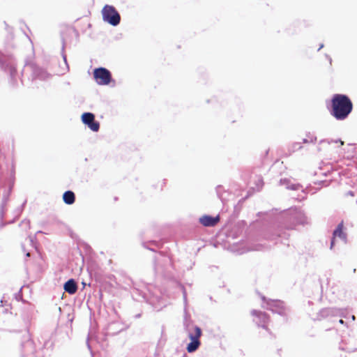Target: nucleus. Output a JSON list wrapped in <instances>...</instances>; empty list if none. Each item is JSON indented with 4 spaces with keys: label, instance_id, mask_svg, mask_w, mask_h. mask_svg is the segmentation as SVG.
<instances>
[{
    "label": "nucleus",
    "instance_id": "obj_8",
    "mask_svg": "<svg viewBox=\"0 0 357 357\" xmlns=\"http://www.w3.org/2000/svg\"><path fill=\"white\" fill-rule=\"evenodd\" d=\"M261 298L263 301V307L264 308L282 317L287 315V310H288V307L282 301L267 298L264 296H261Z\"/></svg>",
    "mask_w": 357,
    "mask_h": 357
},
{
    "label": "nucleus",
    "instance_id": "obj_49",
    "mask_svg": "<svg viewBox=\"0 0 357 357\" xmlns=\"http://www.w3.org/2000/svg\"><path fill=\"white\" fill-rule=\"evenodd\" d=\"M259 182L261 183V186L260 188H261L262 185H263V181L262 180H259Z\"/></svg>",
    "mask_w": 357,
    "mask_h": 357
},
{
    "label": "nucleus",
    "instance_id": "obj_20",
    "mask_svg": "<svg viewBox=\"0 0 357 357\" xmlns=\"http://www.w3.org/2000/svg\"><path fill=\"white\" fill-rule=\"evenodd\" d=\"M251 313L253 316H256L259 319L260 323H257L258 326L263 328H266V324L269 320V316L268 315V314H266L264 312L258 311L256 310H253Z\"/></svg>",
    "mask_w": 357,
    "mask_h": 357
},
{
    "label": "nucleus",
    "instance_id": "obj_17",
    "mask_svg": "<svg viewBox=\"0 0 357 357\" xmlns=\"http://www.w3.org/2000/svg\"><path fill=\"white\" fill-rule=\"evenodd\" d=\"M132 296L134 300L137 301H145L147 303H149L151 304H153V301H151L149 298L150 292L148 294L146 291L138 289V288H133L131 292Z\"/></svg>",
    "mask_w": 357,
    "mask_h": 357
},
{
    "label": "nucleus",
    "instance_id": "obj_54",
    "mask_svg": "<svg viewBox=\"0 0 357 357\" xmlns=\"http://www.w3.org/2000/svg\"><path fill=\"white\" fill-rule=\"evenodd\" d=\"M4 224L0 225V229L2 228L3 226H4Z\"/></svg>",
    "mask_w": 357,
    "mask_h": 357
},
{
    "label": "nucleus",
    "instance_id": "obj_48",
    "mask_svg": "<svg viewBox=\"0 0 357 357\" xmlns=\"http://www.w3.org/2000/svg\"><path fill=\"white\" fill-rule=\"evenodd\" d=\"M323 47H324V44H321V45H319V49H318V51H319V50H320L321 48H323Z\"/></svg>",
    "mask_w": 357,
    "mask_h": 357
},
{
    "label": "nucleus",
    "instance_id": "obj_24",
    "mask_svg": "<svg viewBox=\"0 0 357 357\" xmlns=\"http://www.w3.org/2000/svg\"><path fill=\"white\" fill-rule=\"evenodd\" d=\"M61 43H62V47H61V56H62V58L63 59L65 66H66V71H68L69 70V66H68V63L67 62L66 54H65L66 40L63 37L61 38Z\"/></svg>",
    "mask_w": 357,
    "mask_h": 357
},
{
    "label": "nucleus",
    "instance_id": "obj_10",
    "mask_svg": "<svg viewBox=\"0 0 357 357\" xmlns=\"http://www.w3.org/2000/svg\"><path fill=\"white\" fill-rule=\"evenodd\" d=\"M282 217L289 218L290 220H295L297 223H306L307 218L305 212L300 207H291L280 212Z\"/></svg>",
    "mask_w": 357,
    "mask_h": 357
},
{
    "label": "nucleus",
    "instance_id": "obj_1",
    "mask_svg": "<svg viewBox=\"0 0 357 357\" xmlns=\"http://www.w3.org/2000/svg\"><path fill=\"white\" fill-rule=\"evenodd\" d=\"M245 225H224L218 234V237L229 245H233L232 251L241 255L249 251L262 250L264 245L256 243L251 234H243Z\"/></svg>",
    "mask_w": 357,
    "mask_h": 357
},
{
    "label": "nucleus",
    "instance_id": "obj_47",
    "mask_svg": "<svg viewBox=\"0 0 357 357\" xmlns=\"http://www.w3.org/2000/svg\"><path fill=\"white\" fill-rule=\"evenodd\" d=\"M293 225H289V227H287V229H294L293 227H292Z\"/></svg>",
    "mask_w": 357,
    "mask_h": 357
},
{
    "label": "nucleus",
    "instance_id": "obj_9",
    "mask_svg": "<svg viewBox=\"0 0 357 357\" xmlns=\"http://www.w3.org/2000/svg\"><path fill=\"white\" fill-rule=\"evenodd\" d=\"M102 19L114 26L119 24L121 16L113 6L105 5L102 10Z\"/></svg>",
    "mask_w": 357,
    "mask_h": 357
},
{
    "label": "nucleus",
    "instance_id": "obj_28",
    "mask_svg": "<svg viewBox=\"0 0 357 357\" xmlns=\"http://www.w3.org/2000/svg\"><path fill=\"white\" fill-rule=\"evenodd\" d=\"M317 141V137L312 135H307V138L303 139V143H314Z\"/></svg>",
    "mask_w": 357,
    "mask_h": 357
},
{
    "label": "nucleus",
    "instance_id": "obj_32",
    "mask_svg": "<svg viewBox=\"0 0 357 357\" xmlns=\"http://www.w3.org/2000/svg\"><path fill=\"white\" fill-rule=\"evenodd\" d=\"M220 215H217L215 217L211 216V223H218L220 222Z\"/></svg>",
    "mask_w": 357,
    "mask_h": 357
},
{
    "label": "nucleus",
    "instance_id": "obj_12",
    "mask_svg": "<svg viewBox=\"0 0 357 357\" xmlns=\"http://www.w3.org/2000/svg\"><path fill=\"white\" fill-rule=\"evenodd\" d=\"M128 326L119 321H114L107 324L105 328V336H114L121 331H126Z\"/></svg>",
    "mask_w": 357,
    "mask_h": 357
},
{
    "label": "nucleus",
    "instance_id": "obj_13",
    "mask_svg": "<svg viewBox=\"0 0 357 357\" xmlns=\"http://www.w3.org/2000/svg\"><path fill=\"white\" fill-rule=\"evenodd\" d=\"M335 317H346V315H344V311L342 309L337 307L322 308L317 314V319L319 320Z\"/></svg>",
    "mask_w": 357,
    "mask_h": 357
},
{
    "label": "nucleus",
    "instance_id": "obj_35",
    "mask_svg": "<svg viewBox=\"0 0 357 357\" xmlns=\"http://www.w3.org/2000/svg\"><path fill=\"white\" fill-rule=\"evenodd\" d=\"M356 195V191L355 190H349L347 191L346 193H345V196H351V197H354Z\"/></svg>",
    "mask_w": 357,
    "mask_h": 357
},
{
    "label": "nucleus",
    "instance_id": "obj_19",
    "mask_svg": "<svg viewBox=\"0 0 357 357\" xmlns=\"http://www.w3.org/2000/svg\"><path fill=\"white\" fill-rule=\"evenodd\" d=\"M77 289V283L73 278H70L63 284L64 291L70 295L75 294Z\"/></svg>",
    "mask_w": 357,
    "mask_h": 357
},
{
    "label": "nucleus",
    "instance_id": "obj_38",
    "mask_svg": "<svg viewBox=\"0 0 357 357\" xmlns=\"http://www.w3.org/2000/svg\"><path fill=\"white\" fill-rule=\"evenodd\" d=\"M335 221L336 223H341V224L344 223V220L342 218H340L339 219L335 220Z\"/></svg>",
    "mask_w": 357,
    "mask_h": 357
},
{
    "label": "nucleus",
    "instance_id": "obj_45",
    "mask_svg": "<svg viewBox=\"0 0 357 357\" xmlns=\"http://www.w3.org/2000/svg\"><path fill=\"white\" fill-rule=\"evenodd\" d=\"M335 143H337L338 142H340L341 143V144L342 145L344 144L343 142H342L340 139H338V140H335V141H333Z\"/></svg>",
    "mask_w": 357,
    "mask_h": 357
},
{
    "label": "nucleus",
    "instance_id": "obj_34",
    "mask_svg": "<svg viewBox=\"0 0 357 357\" xmlns=\"http://www.w3.org/2000/svg\"><path fill=\"white\" fill-rule=\"evenodd\" d=\"M221 190H222V187L221 186H218L217 188H216L217 195H218V196L219 197V198L220 199H222V195H221Z\"/></svg>",
    "mask_w": 357,
    "mask_h": 357
},
{
    "label": "nucleus",
    "instance_id": "obj_22",
    "mask_svg": "<svg viewBox=\"0 0 357 357\" xmlns=\"http://www.w3.org/2000/svg\"><path fill=\"white\" fill-rule=\"evenodd\" d=\"M142 245L145 249H147L153 252H156L157 250L160 249L162 247V243L160 241H143L142 243Z\"/></svg>",
    "mask_w": 357,
    "mask_h": 357
},
{
    "label": "nucleus",
    "instance_id": "obj_55",
    "mask_svg": "<svg viewBox=\"0 0 357 357\" xmlns=\"http://www.w3.org/2000/svg\"><path fill=\"white\" fill-rule=\"evenodd\" d=\"M82 284H83V286L84 287V286L86 285V283L83 282H82Z\"/></svg>",
    "mask_w": 357,
    "mask_h": 357
},
{
    "label": "nucleus",
    "instance_id": "obj_56",
    "mask_svg": "<svg viewBox=\"0 0 357 357\" xmlns=\"http://www.w3.org/2000/svg\"><path fill=\"white\" fill-rule=\"evenodd\" d=\"M356 351V349L351 350L350 351Z\"/></svg>",
    "mask_w": 357,
    "mask_h": 357
},
{
    "label": "nucleus",
    "instance_id": "obj_5",
    "mask_svg": "<svg viewBox=\"0 0 357 357\" xmlns=\"http://www.w3.org/2000/svg\"><path fill=\"white\" fill-rule=\"evenodd\" d=\"M52 77V75L45 69L40 68L33 62H26L21 73V83L24 84L26 78L29 81L39 79L45 81Z\"/></svg>",
    "mask_w": 357,
    "mask_h": 357
},
{
    "label": "nucleus",
    "instance_id": "obj_33",
    "mask_svg": "<svg viewBox=\"0 0 357 357\" xmlns=\"http://www.w3.org/2000/svg\"><path fill=\"white\" fill-rule=\"evenodd\" d=\"M314 183L319 184V185H324L327 186L329 184V182H328L326 180H321V181H314Z\"/></svg>",
    "mask_w": 357,
    "mask_h": 357
},
{
    "label": "nucleus",
    "instance_id": "obj_44",
    "mask_svg": "<svg viewBox=\"0 0 357 357\" xmlns=\"http://www.w3.org/2000/svg\"><path fill=\"white\" fill-rule=\"evenodd\" d=\"M139 317H141V314H140V313L137 314H135V319H138V318H139Z\"/></svg>",
    "mask_w": 357,
    "mask_h": 357
},
{
    "label": "nucleus",
    "instance_id": "obj_4",
    "mask_svg": "<svg viewBox=\"0 0 357 357\" xmlns=\"http://www.w3.org/2000/svg\"><path fill=\"white\" fill-rule=\"evenodd\" d=\"M183 326L190 340V342L187 344L186 350L188 353H193L198 349L201 344L199 338L202 335V331L199 326L194 325L191 321L188 319L186 308H185Z\"/></svg>",
    "mask_w": 357,
    "mask_h": 357
},
{
    "label": "nucleus",
    "instance_id": "obj_51",
    "mask_svg": "<svg viewBox=\"0 0 357 357\" xmlns=\"http://www.w3.org/2000/svg\"><path fill=\"white\" fill-rule=\"evenodd\" d=\"M305 199V196L302 197L301 198H298V199H299V200H302V199Z\"/></svg>",
    "mask_w": 357,
    "mask_h": 357
},
{
    "label": "nucleus",
    "instance_id": "obj_14",
    "mask_svg": "<svg viewBox=\"0 0 357 357\" xmlns=\"http://www.w3.org/2000/svg\"><path fill=\"white\" fill-rule=\"evenodd\" d=\"M82 121L92 131L98 132L100 128V123L95 120V115L91 112H84L82 115Z\"/></svg>",
    "mask_w": 357,
    "mask_h": 357
},
{
    "label": "nucleus",
    "instance_id": "obj_7",
    "mask_svg": "<svg viewBox=\"0 0 357 357\" xmlns=\"http://www.w3.org/2000/svg\"><path fill=\"white\" fill-rule=\"evenodd\" d=\"M153 269L157 275H162L166 278L173 277L174 269L172 259L167 255L160 253L158 256L153 258Z\"/></svg>",
    "mask_w": 357,
    "mask_h": 357
},
{
    "label": "nucleus",
    "instance_id": "obj_3",
    "mask_svg": "<svg viewBox=\"0 0 357 357\" xmlns=\"http://www.w3.org/2000/svg\"><path fill=\"white\" fill-rule=\"evenodd\" d=\"M327 108L336 120L346 119L353 109V104L350 98L344 94L335 93L332 96Z\"/></svg>",
    "mask_w": 357,
    "mask_h": 357
},
{
    "label": "nucleus",
    "instance_id": "obj_39",
    "mask_svg": "<svg viewBox=\"0 0 357 357\" xmlns=\"http://www.w3.org/2000/svg\"><path fill=\"white\" fill-rule=\"evenodd\" d=\"M349 149L351 150H355L356 147H355V144H349Z\"/></svg>",
    "mask_w": 357,
    "mask_h": 357
},
{
    "label": "nucleus",
    "instance_id": "obj_26",
    "mask_svg": "<svg viewBox=\"0 0 357 357\" xmlns=\"http://www.w3.org/2000/svg\"><path fill=\"white\" fill-rule=\"evenodd\" d=\"M343 311H344V315H346V317H341L342 318H344L347 319V324L348 321H351V322H354L356 319V317L354 314H351L347 310H345V309H342Z\"/></svg>",
    "mask_w": 357,
    "mask_h": 357
},
{
    "label": "nucleus",
    "instance_id": "obj_41",
    "mask_svg": "<svg viewBox=\"0 0 357 357\" xmlns=\"http://www.w3.org/2000/svg\"><path fill=\"white\" fill-rule=\"evenodd\" d=\"M326 57L328 59L330 64H331V63H332L331 57L328 54L326 55Z\"/></svg>",
    "mask_w": 357,
    "mask_h": 357
},
{
    "label": "nucleus",
    "instance_id": "obj_53",
    "mask_svg": "<svg viewBox=\"0 0 357 357\" xmlns=\"http://www.w3.org/2000/svg\"><path fill=\"white\" fill-rule=\"evenodd\" d=\"M14 222V220L9 221L8 223L12 224Z\"/></svg>",
    "mask_w": 357,
    "mask_h": 357
},
{
    "label": "nucleus",
    "instance_id": "obj_52",
    "mask_svg": "<svg viewBox=\"0 0 357 357\" xmlns=\"http://www.w3.org/2000/svg\"><path fill=\"white\" fill-rule=\"evenodd\" d=\"M40 233H42V231L38 230V231H36V234H40Z\"/></svg>",
    "mask_w": 357,
    "mask_h": 357
},
{
    "label": "nucleus",
    "instance_id": "obj_11",
    "mask_svg": "<svg viewBox=\"0 0 357 357\" xmlns=\"http://www.w3.org/2000/svg\"><path fill=\"white\" fill-rule=\"evenodd\" d=\"M93 77L99 85H107L112 80V74L105 68L100 67L94 69Z\"/></svg>",
    "mask_w": 357,
    "mask_h": 357
},
{
    "label": "nucleus",
    "instance_id": "obj_46",
    "mask_svg": "<svg viewBox=\"0 0 357 357\" xmlns=\"http://www.w3.org/2000/svg\"><path fill=\"white\" fill-rule=\"evenodd\" d=\"M202 225L204 226V227H213L215 225H208V224H206V225Z\"/></svg>",
    "mask_w": 357,
    "mask_h": 357
},
{
    "label": "nucleus",
    "instance_id": "obj_27",
    "mask_svg": "<svg viewBox=\"0 0 357 357\" xmlns=\"http://www.w3.org/2000/svg\"><path fill=\"white\" fill-rule=\"evenodd\" d=\"M211 216L209 215H204L198 218L199 223H211Z\"/></svg>",
    "mask_w": 357,
    "mask_h": 357
},
{
    "label": "nucleus",
    "instance_id": "obj_2",
    "mask_svg": "<svg viewBox=\"0 0 357 357\" xmlns=\"http://www.w3.org/2000/svg\"><path fill=\"white\" fill-rule=\"evenodd\" d=\"M31 316L23 314L22 321L26 333L23 335L20 342L21 357H45L47 351L53 347V343L49 336H42V340H38V344L31 338L29 327L31 324Z\"/></svg>",
    "mask_w": 357,
    "mask_h": 357
},
{
    "label": "nucleus",
    "instance_id": "obj_30",
    "mask_svg": "<svg viewBox=\"0 0 357 357\" xmlns=\"http://www.w3.org/2000/svg\"><path fill=\"white\" fill-rule=\"evenodd\" d=\"M182 293L185 305H187V292L184 287H182Z\"/></svg>",
    "mask_w": 357,
    "mask_h": 357
},
{
    "label": "nucleus",
    "instance_id": "obj_29",
    "mask_svg": "<svg viewBox=\"0 0 357 357\" xmlns=\"http://www.w3.org/2000/svg\"><path fill=\"white\" fill-rule=\"evenodd\" d=\"M302 148L301 143V142H294L292 144L291 146V151L294 152L296 151H298Z\"/></svg>",
    "mask_w": 357,
    "mask_h": 357
},
{
    "label": "nucleus",
    "instance_id": "obj_6",
    "mask_svg": "<svg viewBox=\"0 0 357 357\" xmlns=\"http://www.w3.org/2000/svg\"><path fill=\"white\" fill-rule=\"evenodd\" d=\"M0 68L9 76V84L13 88H17V61L12 54H4L0 51Z\"/></svg>",
    "mask_w": 357,
    "mask_h": 357
},
{
    "label": "nucleus",
    "instance_id": "obj_36",
    "mask_svg": "<svg viewBox=\"0 0 357 357\" xmlns=\"http://www.w3.org/2000/svg\"><path fill=\"white\" fill-rule=\"evenodd\" d=\"M29 241L31 242V243L32 244L33 246H35L34 245V240L36 239V236H31V235L29 236Z\"/></svg>",
    "mask_w": 357,
    "mask_h": 357
},
{
    "label": "nucleus",
    "instance_id": "obj_23",
    "mask_svg": "<svg viewBox=\"0 0 357 357\" xmlns=\"http://www.w3.org/2000/svg\"><path fill=\"white\" fill-rule=\"evenodd\" d=\"M63 200L68 205L73 204L75 201V193L71 190L66 191L63 195Z\"/></svg>",
    "mask_w": 357,
    "mask_h": 357
},
{
    "label": "nucleus",
    "instance_id": "obj_40",
    "mask_svg": "<svg viewBox=\"0 0 357 357\" xmlns=\"http://www.w3.org/2000/svg\"><path fill=\"white\" fill-rule=\"evenodd\" d=\"M324 142H327L328 144L331 143V142L328 139H322L319 142L320 144L324 143Z\"/></svg>",
    "mask_w": 357,
    "mask_h": 357
},
{
    "label": "nucleus",
    "instance_id": "obj_37",
    "mask_svg": "<svg viewBox=\"0 0 357 357\" xmlns=\"http://www.w3.org/2000/svg\"><path fill=\"white\" fill-rule=\"evenodd\" d=\"M70 236L72 238L77 240V236L73 232L70 231Z\"/></svg>",
    "mask_w": 357,
    "mask_h": 357
},
{
    "label": "nucleus",
    "instance_id": "obj_42",
    "mask_svg": "<svg viewBox=\"0 0 357 357\" xmlns=\"http://www.w3.org/2000/svg\"><path fill=\"white\" fill-rule=\"evenodd\" d=\"M346 157H347V159H349L350 158H354V155H350V154H349V153H348V154L346 155Z\"/></svg>",
    "mask_w": 357,
    "mask_h": 357
},
{
    "label": "nucleus",
    "instance_id": "obj_50",
    "mask_svg": "<svg viewBox=\"0 0 357 357\" xmlns=\"http://www.w3.org/2000/svg\"><path fill=\"white\" fill-rule=\"evenodd\" d=\"M26 256L27 257H30V252H27L26 253Z\"/></svg>",
    "mask_w": 357,
    "mask_h": 357
},
{
    "label": "nucleus",
    "instance_id": "obj_21",
    "mask_svg": "<svg viewBox=\"0 0 357 357\" xmlns=\"http://www.w3.org/2000/svg\"><path fill=\"white\" fill-rule=\"evenodd\" d=\"M277 212H278V209L275 208V209H272L271 211H269L259 212L257 213V216L261 218V220H262V221H266V222L273 221L275 220V218L276 215H278Z\"/></svg>",
    "mask_w": 357,
    "mask_h": 357
},
{
    "label": "nucleus",
    "instance_id": "obj_18",
    "mask_svg": "<svg viewBox=\"0 0 357 357\" xmlns=\"http://www.w3.org/2000/svg\"><path fill=\"white\" fill-rule=\"evenodd\" d=\"M343 225H337V228L333 231V236L331 240V250H332L333 246L335 245V241L336 238H339L344 243H346L347 234L343 231Z\"/></svg>",
    "mask_w": 357,
    "mask_h": 357
},
{
    "label": "nucleus",
    "instance_id": "obj_25",
    "mask_svg": "<svg viewBox=\"0 0 357 357\" xmlns=\"http://www.w3.org/2000/svg\"><path fill=\"white\" fill-rule=\"evenodd\" d=\"M3 23L5 25V29L8 33V38L10 40H13L14 38L13 28L9 26L6 22H4Z\"/></svg>",
    "mask_w": 357,
    "mask_h": 357
},
{
    "label": "nucleus",
    "instance_id": "obj_43",
    "mask_svg": "<svg viewBox=\"0 0 357 357\" xmlns=\"http://www.w3.org/2000/svg\"><path fill=\"white\" fill-rule=\"evenodd\" d=\"M338 322H339L340 324H344V321L342 319H340L338 320Z\"/></svg>",
    "mask_w": 357,
    "mask_h": 357
},
{
    "label": "nucleus",
    "instance_id": "obj_15",
    "mask_svg": "<svg viewBox=\"0 0 357 357\" xmlns=\"http://www.w3.org/2000/svg\"><path fill=\"white\" fill-rule=\"evenodd\" d=\"M272 227L268 229L271 232L264 235V238L275 240L278 237H286L289 236L286 231H282V225H271Z\"/></svg>",
    "mask_w": 357,
    "mask_h": 357
},
{
    "label": "nucleus",
    "instance_id": "obj_16",
    "mask_svg": "<svg viewBox=\"0 0 357 357\" xmlns=\"http://www.w3.org/2000/svg\"><path fill=\"white\" fill-rule=\"evenodd\" d=\"M280 185H284L286 189L291 190H301L303 193L306 195L307 189H304L303 185L298 183H295L294 180L289 178H283L280 180Z\"/></svg>",
    "mask_w": 357,
    "mask_h": 357
},
{
    "label": "nucleus",
    "instance_id": "obj_31",
    "mask_svg": "<svg viewBox=\"0 0 357 357\" xmlns=\"http://www.w3.org/2000/svg\"><path fill=\"white\" fill-rule=\"evenodd\" d=\"M330 174H331V172L329 170H328L326 172H321V170L320 169L319 172H315V175H323L324 176H327Z\"/></svg>",
    "mask_w": 357,
    "mask_h": 357
}]
</instances>
